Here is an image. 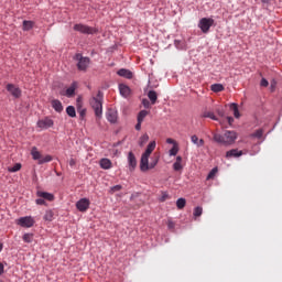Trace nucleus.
Masks as SVG:
<instances>
[{
  "instance_id": "obj_1",
  "label": "nucleus",
  "mask_w": 282,
  "mask_h": 282,
  "mask_svg": "<svg viewBox=\"0 0 282 282\" xmlns=\"http://www.w3.org/2000/svg\"><path fill=\"white\" fill-rule=\"evenodd\" d=\"M238 134L235 130H226L224 134L215 133L214 142L217 144H223L224 147H232V144L237 141Z\"/></svg>"
},
{
  "instance_id": "obj_2",
  "label": "nucleus",
  "mask_w": 282,
  "mask_h": 282,
  "mask_svg": "<svg viewBox=\"0 0 282 282\" xmlns=\"http://www.w3.org/2000/svg\"><path fill=\"white\" fill-rule=\"evenodd\" d=\"M105 94L102 91L97 93V97H93V100L90 101V105L95 111L96 118H102V97Z\"/></svg>"
},
{
  "instance_id": "obj_3",
  "label": "nucleus",
  "mask_w": 282,
  "mask_h": 282,
  "mask_svg": "<svg viewBox=\"0 0 282 282\" xmlns=\"http://www.w3.org/2000/svg\"><path fill=\"white\" fill-rule=\"evenodd\" d=\"M73 30L75 32H79L80 34H90V35L98 34L97 28H93V26H89V25L83 24V23L74 24Z\"/></svg>"
},
{
  "instance_id": "obj_4",
  "label": "nucleus",
  "mask_w": 282,
  "mask_h": 282,
  "mask_svg": "<svg viewBox=\"0 0 282 282\" xmlns=\"http://www.w3.org/2000/svg\"><path fill=\"white\" fill-rule=\"evenodd\" d=\"M75 61H78L77 62V69L79 72H87V67H89V63H91V59L89 57H85L80 53H77L75 55Z\"/></svg>"
},
{
  "instance_id": "obj_5",
  "label": "nucleus",
  "mask_w": 282,
  "mask_h": 282,
  "mask_svg": "<svg viewBox=\"0 0 282 282\" xmlns=\"http://www.w3.org/2000/svg\"><path fill=\"white\" fill-rule=\"evenodd\" d=\"M215 25V20L213 18H202L198 22V28L206 34L209 32L210 28Z\"/></svg>"
},
{
  "instance_id": "obj_6",
  "label": "nucleus",
  "mask_w": 282,
  "mask_h": 282,
  "mask_svg": "<svg viewBox=\"0 0 282 282\" xmlns=\"http://www.w3.org/2000/svg\"><path fill=\"white\" fill-rule=\"evenodd\" d=\"M90 205L91 202L89 200V198L84 197L77 200L76 208L77 210H79V213H87V210H89Z\"/></svg>"
},
{
  "instance_id": "obj_7",
  "label": "nucleus",
  "mask_w": 282,
  "mask_h": 282,
  "mask_svg": "<svg viewBox=\"0 0 282 282\" xmlns=\"http://www.w3.org/2000/svg\"><path fill=\"white\" fill-rule=\"evenodd\" d=\"M17 224L21 226V228H32V226H34V218H32V216L20 217Z\"/></svg>"
},
{
  "instance_id": "obj_8",
  "label": "nucleus",
  "mask_w": 282,
  "mask_h": 282,
  "mask_svg": "<svg viewBox=\"0 0 282 282\" xmlns=\"http://www.w3.org/2000/svg\"><path fill=\"white\" fill-rule=\"evenodd\" d=\"M7 91H9V94H11V96L15 99L21 98L23 91L21 90V88H19V86H15L14 84H7L6 87Z\"/></svg>"
},
{
  "instance_id": "obj_9",
  "label": "nucleus",
  "mask_w": 282,
  "mask_h": 282,
  "mask_svg": "<svg viewBox=\"0 0 282 282\" xmlns=\"http://www.w3.org/2000/svg\"><path fill=\"white\" fill-rule=\"evenodd\" d=\"M36 127L42 130L52 129V127H54V120L50 117H45L44 119L37 120Z\"/></svg>"
},
{
  "instance_id": "obj_10",
  "label": "nucleus",
  "mask_w": 282,
  "mask_h": 282,
  "mask_svg": "<svg viewBox=\"0 0 282 282\" xmlns=\"http://www.w3.org/2000/svg\"><path fill=\"white\" fill-rule=\"evenodd\" d=\"M127 160H128V169L130 173H133V171L138 169V159H135V154L133 152H129Z\"/></svg>"
},
{
  "instance_id": "obj_11",
  "label": "nucleus",
  "mask_w": 282,
  "mask_h": 282,
  "mask_svg": "<svg viewBox=\"0 0 282 282\" xmlns=\"http://www.w3.org/2000/svg\"><path fill=\"white\" fill-rule=\"evenodd\" d=\"M76 89H78V82H73L65 93H61V96H66V98H74L76 96Z\"/></svg>"
},
{
  "instance_id": "obj_12",
  "label": "nucleus",
  "mask_w": 282,
  "mask_h": 282,
  "mask_svg": "<svg viewBox=\"0 0 282 282\" xmlns=\"http://www.w3.org/2000/svg\"><path fill=\"white\" fill-rule=\"evenodd\" d=\"M159 162H160V156L152 158L150 163L148 159V166L142 167V163H140V171H142V173H147V171H151V169L156 167Z\"/></svg>"
},
{
  "instance_id": "obj_13",
  "label": "nucleus",
  "mask_w": 282,
  "mask_h": 282,
  "mask_svg": "<svg viewBox=\"0 0 282 282\" xmlns=\"http://www.w3.org/2000/svg\"><path fill=\"white\" fill-rule=\"evenodd\" d=\"M106 118L108 122L116 124V122H118V111L113 110V108H109L106 112Z\"/></svg>"
},
{
  "instance_id": "obj_14",
  "label": "nucleus",
  "mask_w": 282,
  "mask_h": 282,
  "mask_svg": "<svg viewBox=\"0 0 282 282\" xmlns=\"http://www.w3.org/2000/svg\"><path fill=\"white\" fill-rule=\"evenodd\" d=\"M119 94L122 98H129L131 96V88L126 84H119Z\"/></svg>"
},
{
  "instance_id": "obj_15",
  "label": "nucleus",
  "mask_w": 282,
  "mask_h": 282,
  "mask_svg": "<svg viewBox=\"0 0 282 282\" xmlns=\"http://www.w3.org/2000/svg\"><path fill=\"white\" fill-rule=\"evenodd\" d=\"M36 197H41L44 202H54L55 199L54 194L43 191H37Z\"/></svg>"
},
{
  "instance_id": "obj_16",
  "label": "nucleus",
  "mask_w": 282,
  "mask_h": 282,
  "mask_svg": "<svg viewBox=\"0 0 282 282\" xmlns=\"http://www.w3.org/2000/svg\"><path fill=\"white\" fill-rule=\"evenodd\" d=\"M117 74L121 78H127L128 80H131V78H133V72H131L130 69H127V68H120L117 72Z\"/></svg>"
},
{
  "instance_id": "obj_17",
  "label": "nucleus",
  "mask_w": 282,
  "mask_h": 282,
  "mask_svg": "<svg viewBox=\"0 0 282 282\" xmlns=\"http://www.w3.org/2000/svg\"><path fill=\"white\" fill-rule=\"evenodd\" d=\"M174 47L180 51H186L188 50V43L186 40H174Z\"/></svg>"
},
{
  "instance_id": "obj_18",
  "label": "nucleus",
  "mask_w": 282,
  "mask_h": 282,
  "mask_svg": "<svg viewBox=\"0 0 282 282\" xmlns=\"http://www.w3.org/2000/svg\"><path fill=\"white\" fill-rule=\"evenodd\" d=\"M52 108L54 109V111H56V113H63V102H61V100L58 99H53L51 101Z\"/></svg>"
},
{
  "instance_id": "obj_19",
  "label": "nucleus",
  "mask_w": 282,
  "mask_h": 282,
  "mask_svg": "<svg viewBox=\"0 0 282 282\" xmlns=\"http://www.w3.org/2000/svg\"><path fill=\"white\" fill-rule=\"evenodd\" d=\"M243 155V151L239 149H231L226 152V158H241Z\"/></svg>"
},
{
  "instance_id": "obj_20",
  "label": "nucleus",
  "mask_w": 282,
  "mask_h": 282,
  "mask_svg": "<svg viewBox=\"0 0 282 282\" xmlns=\"http://www.w3.org/2000/svg\"><path fill=\"white\" fill-rule=\"evenodd\" d=\"M99 165H100V169H102L104 171H109V169H111L112 166V163H111V160L104 158L99 161Z\"/></svg>"
},
{
  "instance_id": "obj_21",
  "label": "nucleus",
  "mask_w": 282,
  "mask_h": 282,
  "mask_svg": "<svg viewBox=\"0 0 282 282\" xmlns=\"http://www.w3.org/2000/svg\"><path fill=\"white\" fill-rule=\"evenodd\" d=\"M151 151L145 149L144 153L141 155L140 164L142 167L148 166V160L151 158Z\"/></svg>"
},
{
  "instance_id": "obj_22",
  "label": "nucleus",
  "mask_w": 282,
  "mask_h": 282,
  "mask_svg": "<svg viewBox=\"0 0 282 282\" xmlns=\"http://www.w3.org/2000/svg\"><path fill=\"white\" fill-rule=\"evenodd\" d=\"M148 98L151 105H155L158 102V93L153 89L148 91Z\"/></svg>"
},
{
  "instance_id": "obj_23",
  "label": "nucleus",
  "mask_w": 282,
  "mask_h": 282,
  "mask_svg": "<svg viewBox=\"0 0 282 282\" xmlns=\"http://www.w3.org/2000/svg\"><path fill=\"white\" fill-rule=\"evenodd\" d=\"M22 28H23L24 32H30V30H32V28H34V22L30 21V20H24L22 23Z\"/></svg>"
},
{
  "instance_id": "obj_24",
  "label": "nucleus",
  "mask_w": 282,
  "mask_h": 282,
  "mask_svg": "<svg viewBox=\"0 0 282 282\" xmlns=\"http://www.w3.org/2000/svg\"><path fill=\"white\" fill-rule=\"evenodd\" d=\"M44 221H54V210L48 209L43 216Z\"/></svg>"
},
{
  "instance_id": "obj_25",
  "label": "nucleus",
  "mask_w": 282,
  "mask_h": 282,
  "mask_svg": "<svg viewBox=\"0 0 282 282\" xmlns=\"http://www.w3.org/2000/svg\"><path fill=\"white\" fill-rule=\"evenodd\" d=\"M31 155L33 158V160H37V162H41V152H39V150L36 149V147H33L31 150Z\"/></svg>"
},
{
  "instance_id": "obj_26",
  "label": "nucleus",
  "mask_w": 282,
  "mask_h": 282,
  "mask_svg": "<svg viewBox=\"0 0 282 282\" xmlns=\"http://www.w3.org/2000/svg\"><path fill=\"white\" fill-rule=\"evenodd\" d=\"M191 141L193 144H196L197 147H204V139L197 138L196 134L191 137Z\"/></svg>"
},
{
  "instance_id": "obj_27",
  "label": "nucleus",
  "mask_w": 282,
  "mask_h": 282,
  "mask_svg": "<svg viewBox=\"0 0 282 282\" xmlns=\"http://www.w3.org/2000/svg\"><path fill=\"white\" fill-rule=\"evenodd\" d=\"M212 91H214V94H219V91H224V85L223 84H213L210 86Z\"/></svg>"
},
{
  "instance_id": "obj_28",
  "label": "nucleus",
  "mask_w": 282,
  "mask_h": 282,
  "mask_svg": "<svg viewBox=\"0 0 282 282\" xmlns=\"http://www.w3.org/2000/svg\"><path fill=\"white\" fill-rule=\"evenodd\" d=\"M147 116H149V111H147V110H141V111L138 113L137 122H144V119L147 118Z\"/></svg>"
},
{
  "instance_id": "obj_29",
  "label": "nucleus",
  "mask_w": 282,
  "mask_h": 282,
  "mask_svg": "<svg viewBox=\"0 0 282 282\" xmlns=\"http://www.w3.org/2000/svg\"><path fill=\"white\" fill-rule=\"evenodd\" d=\"M176 207L178 210H183L186 207V198L181 197L176 200Z\"/></svg>"
},
{
  "instance_id": "obj_30",
  "label": "nucleus",
  "mask_w": 282,
  "mask_h": 282,
  "mask_svg": "<svg viewBox=\"0 0 282 282\" xmlns=\"http://www.w3.org/2000/svg\"><path fill=\"white\" fill-rule=\"evenodd\" d=\"M66 113L69 118H76V108L74 106H68L66 108Z\"/></svg>"
},
{
  "instance_id": "obj_31",
  "label": "nucleus",
  "mask_w": 282,
  "mask_h": 282,
  "mask_svg": "<svg viewBox=\"0 0 282 282\" xmlns=\"http://www.w3.org/2000/svg\"><path fill=\"white\" fill-rule=\"evenodd\" d=\"M22 239L24 243H32L34 241V234H24Z\"/></svg>"
},
{
  "instance_id": "obj_32",
  "label": "nucleus",
  "mask_w": 282,
  "mask_h": 282,
  "mask_svg": "<svg viewBox=\"0 0 282 282\" xmlns=\"http://www.w3.org/2000/svg\"><path fill=\"white\" fill-rule=\"evenodd\" d=\"M202 118H210V120H215V121H218L219 118H217V116H215L214 112L212 111H206L202 115Z\"/></svg>"
},
{
  "instance_id": "obj_33",
  "label": "nucleus",
  "mask_w": 282,
  "mask_h": 282,
  "mask_svg": "<svg viewBox=\"0 0 282 282\" xmlns=\"http://www.w3.org/2000/svg\"><path fill=\"white\" fill-rule=\"evenodd\" d=\"M251 138H257V140H261L263 138V129H258L253 133L250 134Z\"/></svg>"
},
{
  "instance_id": "obj_34",
  "label": "nucleus",
  "mask_w": 282,
  "mask_h": 282,
  "mask_svg": "<svg viewBox=\"0 0 282 282\" xmlns=\"http://www.w3.org/2000/svg\"><path fill=\"white\" fill-rule=\"evenodd\" d=\"M52 160H54V158H52V155L47 154L44 158L42 156L40 159V161L37 162V164H47L48 162H52Z\"/></svg>"
},
{
  "instance_id": "obj_35",
  "label": "nucleus",
  "mask_w": 282,
  "mask_h": 282,
  "mask_svg": "<svg viewBox=\"0 0 282 282\" xmlns=\"http://www.w3.org/2000/svg\"><path fill=\"white\" fill-rule=\"evenodd\" d=\"M149 142V134H143L139 139V147H144Z\"/></svg>"
},
{
  "instance_id": "obj_36",
  "label": "nucleus",
  "mask_w": 282,
  "mask_h": 282,
  "mask_svg": "<svg viewBox=\"0 0 282 282\" xmlns=\"http://www.w3.org/2000/svg\"><path fill=\"white\" fill-rule=\"evenodd\" d=\"M218 171H219V169H218L217 166L213 167V169L209 171V173H208L206 180H214V178H215V175H217V172H218Z\"/></svg>"
},
{
  "instance_id": "obj_37",
  "label": "nucleus",
  "mask_w": 282,
  "mask_h": 282,
  "mask_svg": "<svg viewBox=\"0 0 282 282\" xmlns=\"http://www.w3.org/2000/svg\"><path fill=\"white\" fill-rule=\"evenodd\" d=\"M21 171V163H15L13 166L8 167L9 173H17Z\"/></svg>"
},
{
  "instance_id": "obj_38",
  "label": "nucleus",
  "mask_w": 282,
  "mask_h": 282,
  "mask_svg": "<svg viewBox=\"0 0 282 282\" xmlns=\"http://www.w3.org/2000/svg\"><path fill=\"white\" fill-rule=\"evenodd\" d=\"M204 213V208H202V206H197L194 208L193 215L194 217H202Z\"/></svg>"
},
{
  "instance_id": "obj_39",
  "label": "nucleus",
  "mask_w": 282,
  "mask_h": 282,
  "mask_svg": "<svg viewBox=\"0 0 282 282\" xmlns=\"http://www.w3.org/2000/svg\"><path fill=\"white\" fill-rule=\"evenodd\" d=\"M178 151H180V148H177V145H173L170 150V155L175 156L177 155Z\"/></svg>"
},
{
  "instance_id": "obj_40",
  "label": "nucleus",
  "mask_w": 282,
  "mask_h": 282,
  "mask_svg": "<svg viewBox=\"0 0 282 282\" xmlns=\"http://www.w3.org/2000/svg\"><path fill=\"white\" fill-rule=\"evenodd\" d=\"M141 102H142L144 109H151V101H149V99L143 98Z\"/></svg>"
},
{
  "instance_id": "obj_41",
  "label": "nucleus",
  "mask_w": 282,
  "mask_h": 282,
  "mask_svg": "<svg viewBox=\"0 0 282 282\" xmlns=\"http://www.w3.org/2000/svg\"><path fill=\"white\" fill-rule=\"evenodd\" d=\"M145 150L153 153V151H155V141H151Z\"/></svg>"
},
{
  "instance_id": "obj_42",
  "label": "nucleus",
  "mask_w": 282,
  "mask_h": 282,
  "mask_svg": "<svg viewBox=\"0 0 282 282\" xmlns=\"http://www.w3.org/2000/svg\"><path fill=\"white\" fill-rule=\"evenodd\" d=\"M35 204L37 206H47V203L44 200V198H41V197L35 199Z\"/></svg>"
},
{
  "instance_id": "obj_43",
  "label": "nucleus",
  "mask_w": 282,
  "mask_h": 282,
  "mask_svg": "<svg viewBox=\"0 0 282 282\" xmlns=\"http://www.w3.org/2000/svg\"><path fill=\"white\" fill-rule=\"evenodd\" d=\"M166 199H169V193L166 192H162V195L159 198V202H165Z\"/></svg>"
},
{
  "instance_id": "obj_44",
  "label": "nucleus",
  "mask_w": 282,
  "mask_h": 282,
  "mask_svg": "<svg viewBox=\"0 0 282 282\" xmlns=\"http://www.w3.org/2000/svg\"><path fill=\"white\" fill-rule=\"evenodd\" d=\"M216 113H218L220 118H224L226 116V110L224 108H218Z\"/></svg>"
},
{
  "instance_id": "obj_45",
  "label": "nucleus",
  "mask_w": 282,
  "mask_h": 282,
  "mask_svg": "<svg viewBox=\"0 0 282 282\" xmlns=\"http://www.w3.org/2000/svg\"><path fill=\"white\" fill-rule=\"evenodd\" d=\"M270 85V82L265 79V77H262L260 80V87H268Z\"/></svg>"
},
{
  "instance_id": "obj_46",
  "label": "nucleus",
  "mask_w": 282,
  "mask_h": 282,
  "mask_svg": "<svg viewBox=\"0 0 282 282\" xmlns=\"http://www.w3.org/2000/svg\"><path fill=\"white\" fill-rule=\"evenodd\" d=\"M184 167L182 166V163H173V170L174 171H182Z\"/></svg>"
},
{
  "instance_id": "obj_47",
  "label": "nucleus",
  "mask_w": 282,
  "mask_h": 282,
  "mask_svg": "<svg viewBox=\"0 0 282 282\" xmlns=\"http://www.w3.org/2000/svg\"><path fill=\"white\" fill-rule=\"evenodd\" d=\"M78 113L80 116V118H85V116L87 115V109L83 108H78Z\"/></svg>"
},
{
  "instance_id": "obj_48",
  "label": "nucleus",
  "mask_w": 282,
  "mask_h": 282,
  "mask_svg": "<svg viewBox=\"0 0 282 282\" xmlns=\"http://www.w3.org/2000/svg\"><path fill=\"white\" fill-rule=\"evenodd\" d=\"M112 193H118V191H122V185H115L111 187Z\"/></svg>"
},
{
  "instance_id": "obj_49",
  "label": "nucleus",
  "mask_w": 282,
  "mask_h": 282,
  "mask_svg": "<svg viewBox=\"0 0 282 282\" xmlns=\"http://www.w3.org/2000/svg\"><path fill=\"white\" fill-rule=\"evenodd\" d=\"M167 228L169 230H174L175 229V223L173 220L167 221Z\"/></svg>"
},
{
  "instance_id": "obj_50",
  "label": "nucleus",
  "mask_w": 282,
  "mask_h": 282,
  "mask_svg": "<svg viewBox=\"0 0 282 282\" xmlns=\"http://www.w3.org/2000/svg\"><path fill=\"white\" fill-rule=\"evenodd\" d=\"M230 109H231V111H237L238 109H239V105H237V102H232V104H230Z\"/></svg>"
},
{
  "instance_id": "obj_51",
  "label": "nucleus",
  "mask_w": 282,
  "mask_h": 282,
  "mask_svg": "<svg viewBox=\"0 0 282 282\" xmlns=\"http://www.w3.org/2000/svg\"><path fill=\"white\" fill-rule=\"evenodd\" d=\"M135 131H141L142 130V121H138L137 124L134 126Z\"/></svg>"
},
{
  "instance_id": "obj_52",
  "label": "nucleus",
  "mask_w": 282,
  "mask_h": 282,
  "mask_svg": "<svg viewBox=\"0 0 282 282\" xmlns=\"http://www.w3.org/2000/svg\"><path fill=\"white\" fill-rule=\"evenodd\" d=\"M6 272V267L3 265V262H0V276Z\"/></svg>"
},
{
  "instance_id": "obj_53",
  "label": "nucleus",
  "mask_w": 282,
  "mask_h": 282,
  "mask_svg": "<svg viewBox=\"0 0 282 282\" xmlns=\"http://www.w3.org/2000/svg\"><path fill=\"white\" fill-rule=\"evenodd\" d=\"M166 143H167V144L177 145V143L175 142V140H173V139H171V138L166 139Z\"/></svg>"
},
{
  "instance_id": "obj_54",
  "label": "nucleus",
  "mask_w": 282,
  "mask_h": 282,
  "mask_svg": "<svg viewBox=\"0 0 282 282\" xmlns=\"http://www.w3.org/2000/svg\"><path fill=\"white\" fill-rule=\"evenodd\" d=\"M263 6H270L272 3V0H260Z\"/></svg>"
},
{
  "instance_id": "obj_55",
  "label": "nucleus",
  "mask_w": 282,
  "mask_h": 282,
  "mask_svg": "<svg viewBox=\"0 0 282 282\" xmlns=\"http://www.w3.org/2000/svg\"><path fill=\"white\" fill-rule=\"evenodd\" d=\"M234 117L241 118V113L239 112V109L234 111Z\"/></svg>"
},
{
  "instance_id": "obj_56",
  "label": "nucleus",
  "mask_w": 282,
  "mask_h": 282,
  "mask_svg": "<svg viewBox=\"0 0 282 282\" xmlns=\"http://www.w3.org/2000/svg\"><path fill=\"white\" fill-rule=\"evenodd\" d=\"M227 121H228V124H232V122H235V118L227 117Z\"/></svg>"
},
{
  "instance_id": "obj_57",
  "label": "nucleus",
  "mask_w": 282,
  "mask_h": 282,
  "mask_svg": "<svg viewBox=\"0 0 282 282\" xmlns=\"http://www.w3.org/2000/svg\"><path fill=\"white\" fill-rule=\"evenodd\" d=\"M69 166H76V160L70 159L69 160Z\"/></svg>"
},
{
  "instance_id": "obj_58",
  "label": "nucleus",
  "mask_w": 282,
  "mask_h": 282,
  "mask_svg": "<svg viewBox=\"0 0 282 282\" xmlns=\"http://www.w3.org/2000/svg\"><path fill=\"white\" fill-rule=\"evenodd\" d=\"M174 163L182 164V156H176V161Z\"/></svg>"
},
{
  "instance_id": "obj_59",
  "label": "nucleus",
  "mask_w": 282,
  "mask_h": 282,
  "mask_svg": "<svg viewBox=\"0 0 282 282\" xmlns=\"http://www.w3.org/2000/svg\"><path fill=\"white\" fill-rule=\"evenodd\" d=\"M276 124H279V120L274 123L272 130H270L269 133H271L272 131H274V128L276 127Z\"/></svg>"
},
{
  "instance_id": "obj_60",
  "label": "nucleus",
  "mask_w": 282,
  "mask_h": 282,
  "mask_svg": "<svg viewBox=\"0 0 282 282\" xmlns=\"http://www.w3.org/2000/svg\"><path fill=\"white\" fill-rule=\"evenodd\" d=\"M0 252H3V243L0 241Z\"/></svg>"
},
{
  "instance_id": "obj_61",
  "label": "nucleus",
  "mask_w": 282,
  "mask_h": 282,
  "mask_svg": "<svg viewBox=\"0 0 282 282\" xmlns=\"http://www.w3.org/2000/svg\"><path fill=\"white\" fill-rule=\"evenodd\" d=\"M274 87V84H271V91H273Z\"/></svg>"
},
{
  "instance_id": "obj_62",
  "label": "nucleus",
  "mask_w": 282,
  "mask_h": 282,
  "mask_svg": "<svg viewBox=\"0 0 282 282\" xmlns=\"http://www.w3.org/2000/svg\"><path fill=\"white\" fill-rule=\"evenodd\" d=\"M79 101H80V97L77 98V102H79Z\"/></svg>"
},
{
  "instance_id": "obj_63",
  "label": "nucleus",
  "mask_w": 282,
  "mask_h": 282,
  "mask_svg": "<svg viewBox=\"0 0 282 282\" xmlns=\"http://www.w3.org/2000/svg\"><path fill=\"white\" fill-rule=\"evenodd\" d=\"M0 282H2V281L0 280Z\"/></svg>"
}]
</instances>
